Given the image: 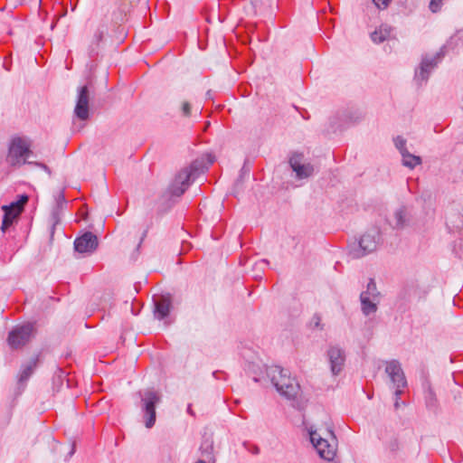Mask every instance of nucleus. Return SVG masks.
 <instances>
[{
    "label": "nucleus",
    "mask_w": 463,
    "mask_h": 463,
    "mask_svg": "<svg viewBox=\"0 0 463 463\" xmlns=\"http://www.w3.org/2000/svg\"><path fill=\"white\" fill-rule=\"evenodd\" d=\"M394 228H402L406 222V211L404 208H399L393 213L392 220L391 221Z\"/></svg>",
    "instance_id": "21"
},
{
    "label": "nucleus",
    "mask_w": 463,
    "mask_h": 463,
    "mask_svg": "<svg viewBox=\"0 0 463 463\" xmlns=\"http://www.w3.org/2000/svg\"><path fill=\"white\" fill-rule=\"evenodd\" d=\"M36 366L37 358H32L30 361L23 364L18 377L19 383H23L26 382L29 379V377L33 374Z\"/></svg>",
    "instance_id": "18"
},
{
    "label": "nucleus",
    "mask_w": 463,
    "mask_h": 463,
    "mask_svg": "<svg viewBox=\"0 0 463 463\" xmlns=\"http://www.w3.org/2000/svg\"><path fill=\"white\" fill-rule=\"evenodd\" d=\"M141 399V411L145 420V426L151 429L156 422V405L161 402V395L154 390L139 392Z\"/></svg>",
    "instance_id": "4"
},
{
    "label": "nucleus",
    "mask_w": 463,
    "mask_h": 463,
    "mask_svg": "<svg viewBox=\"0 0 463 463\" xmlns=\"http://www.w3.org/2000/svg\"><path fill=\"white\" fill-rule=\"evenodd\" d=\"M385 373L392 383V388L395 389V395L398 397L407 385V381L400 363L396 360L388 362L385 367Z\"/></svg>",
    "instance_id": "10"
},
{
    "label": "nucleus",
    "mask_w": 463,
    "mask_h": 463,
    "mask_svg": "<svg viewBox=\"0 0 463 463\" xmlns=\"http://www.w3.org/2000/svg\"><path fill=\"white\" fill-rule=\"evenodd\" d=\"M258 265H260V266H261V267H262V266H265V265H268V261H267L266 260H261L258 263Z\"/></svg>",
    "instance_id": "31"
},
{
    "label": "nucleus",
    "mask_w": 463,
    "mask_h": 463,
    "mask_svg": "<svg viewBox=\"0 0 463 463\" xmlns=\"http://www.w3.org/2000/svg\"><path fill=\"white\" fill-rule=\"evenodd\" d=\"M51 222L52 223V230L54 229L55 225L60 222V214L58 209H55L51 215Z\"/></svg>",
    "instance_id": "28"
},
{
    "label": "nucleus",
    "mask_w": 463,
    "mask_h": 463,
    "mask_svg": "<svg viewBox=\"0 0 463 463\" xmlns=\"http://www.w3.org/2000/svg\"><path fill=\"white\" fill-rule=\"evenodd\" d=\"M393 142L395 147L400 151L401 155L408 151L406 148V140L403 137L398 136L393 139Z\"/></svg>",
    "instance_id": "23"
},
{
    "label": "nucleus",
    "mask_w": 463,
    "mask_h": 463,
    "mask_svg": "<svg viewBox=\"0 0 463 463\" xmlns=\"http://www.w3.org/2000/svg\"><path fill=\"white\" fill-rule=\"evenodd\" d=\"M200 450L203 457L208 459L209 462L213 461V463H214V458L213 455V441L210 438H206L203 440Z\"/></svg>",
    "instance_id": "19"
},
{
    "label": "nucleus",
    "mask_w": 463,
    "mask_h": 463,
    "mask_svg": "<svg viewBox=\"0 0 463 463\" xmlns=\"http://www.w3.org/2000/svg\"><path fill=\"white\" fill-rule=\"evenodd\" d=\"M213 159L210 158V159H209V164L211 165V164H213Z\"/></svg>",
    "instance_id": "33"
},
{
    "label": "nucleus",
    "mask_w": 463,
    "mask_h": 463,
    "mask_svg": "<svg viewBox=\"0 0 463 463\" xmlns=\"http://www.w3.org/2000/svg\"><path fill=\"white\" fill-rule=\"evenodd\" d=\"M28 196L22 194L19 199L15 202L11 203L8 205H3L2 210L4 211V218L2 222L1 230L5 232L18 218V216L24 211V205L28 202Z\"/></svg>",
    "instance_id": "8"
},
{
    "label": "nucleus",
    "mask_w": 463,
    "mask_h": 463,
    "mask_svg": "<svg viewBox=\"0 0 463 463\" xmlns=\"http://www.w3.org/2000/svg\"><path fill=\"white\" fill-rule=\"evenodd\" d=\"M207 168L202 161L195 160L189 166L183 168L169 186V193L175 196L182 195L192 182Z\"/></svg>",
    "instance_id": "2"
},
{
    "label": "nucleus",
    "mask_w": 463,
    "mask_h": 463,
    "mask_svg": "<svg viewBox=\"0 0 463 463\" xmlns=\"http://www.w3.org/2000/svg\"><path fill=\"white\" fill-rule=\"evenodd\" d=\"M327 358L331 373L338 375L344 369L345 362V351L338 345H331L327 350Z\"/></svg>",
    "instance_id": "13"
},
{
    "label": "nucleus",
    "mask_w": 463,
    "mask_h": 463,
    "mask_svg": "<svg viewBox=\"0 0 463 463\" xmlns=\"http://www.w3.org/2000/svg\"><path fill=\"white\" fill-rule=\"evenodd\" d=\"M381 293L378 291L373 279H370L366 289L360 294L361 310L366 317L376 313Z\"/></svg>",
    "instance_id": "6"
},
{
    "label": "nucleus",
    "mask_w": 463,
    "mask_h": 463,
    "mask_svg": "<svg viewBox=\"0 0 463 463\" xmlns=\"http://www.w3.org/2000/svg\"><path fill=\"white\" fill-rule=\"evenodd\" d=\"M34 335V326L32 323L15 326L7 338L12 348H20L26 345Z\"/></svg>",
    "instance_id": "9"
},
{
    "label": "nucleus",
    "mask_w": 463,
    "mask_h": 463,
    "mask_svg": "<svg viewBox=\"0 0 463 463\" xmlns=\"http://www.w3.org/2000/svg\"><path fill=\"white\" fill-rule=\"evenodd\" d=\"M90 90L88 86L78 88L76 106L74 109L75 116L80 120H86L90 116Z\"/></svg>",
    "instance_id": "12"
},
{
    "label": "nucleus",
    "mask_w": 463,
    "mask_h": 463,
    "mask_svg": "<svg viewBox=\"0 0 463 463\" xmlns=\"http://www.w3.org/2000/svg\"><path fill=\"white\" fill-rule=\"evenodd\" d=\"M182 113L184 117H189L191 114V105L188 101H184L181 106Z\"/></svg>",
    "instance_id": "27"
},
{
    "label": "nucleus",
    "mask_w": 463,
    "mask_h": 463,
    "mask_svg": "<svg viewBox=\"0 0 463 463\" xmlns=\"http://www.w3.org/2000/svg\"><path fill=\"white\" fill-rule=\"evenodd\" d=\"M250 3L257 13L263 10L265 0H250Z\"/></svg>",
    "instance_id": "25"
},
{
    "label": "nucleus",
    "mask_w": 463,
    "mask_h": 463,
    "mask_svg": "<svg viewBox=\"0 0 463 463\" xmlns=\"http://www.w3.org/2000/svg\"><path fill=\"white\" fill-rule=\"evenodd\" d=\"M443 55L444 52L442 48L439 52L433 55H426L422 58L419 69L415 71L414 80L418 85L421 86L427 82L431 71L440 61Z\"/></svg>",
    "instance_id": "7"
},
{
    "label": "nucleus",
    "mask_w": 463,
    "mask_h": 463,
    "mask_svg": "<svg viewBox=\"0 0 463 463\" xmlns=\"http://www.w3.org/2000/svg\"><path fill=\"white\" fill-rule=\"evenodd\" d=\"M309 438L313 446L319 456L326 460H333L336 453V445L329 443L327 439H323L317 430H309Z\"/></svg>",
    "instance_id": "11"
},
{
    "label": "nucleus",
    "mask_w": 463,
    "mask_h": 463,
    "mask_svg": "<svg viewBox=\"0 0 463 463\" xmlns=\"http://www.w3.org/2000/svg\"><path fill=\"white\" fill-rule=\"evenodd\" d=\"M266 375L279 394L288 400H295L300 392L298 382L291 377L287 369L279 365H270L266 367Z\"/></svg>",
    "instance_id": "1"
},
{
    "label": "nucleus",
    "mask_w": 463,
    "mask_h": 463,
    "mask_svg": "<svg viewBox=\"0 0 463 463\" xmlns=\"http://www.w3.org/2000/svg\"><path fill=\"white\" fill-rule=\"evenodd\" d=\"M155 317L162 320L166 317L170 312L171 301L169 298L161 297L155 302Z\"/></svg>",
    "instance_id": "16"
},
{
    "label": "nucleus",
    "mask_w": 463,
    "mask_h": 463,
    "mask_svg": "<svg viewBox=\"0 0 463 463\" xmlns=\"http://www.w3.org/2000/svg\"><path fill=\"white\" fill-rule=\"evenodd\" d=\"M373 4L379 9H385L389 6L392 0H373Z\"/></svg>",
    "instance_id": "26"
},
{
    "label": "nucleus",
    "mask_w": 463,
    "mask_h": 463,
    "mask_svg": "<svg viewBox=\"0 0 463 463\" xmlns=\"http://www.w3.org/2000/svg\"><path fill=\"white\" fill-rule=\"evenodd\" d=\"M392 28L383 24L371 33V39L375 43H381L391 37Z\"/></svg>",
    "instance_id": "17"
},
{
    "label": "nucleus",
    "mask_w": 463,
    "mask_h": 463,
    "mask_svg": "<svg viewBox=\"0 0 463 463\" xmlns=\"http://www.w3.org/2000/svg\"><path fill=\"white\" fill-rule=\"evenodd\" d=\"M444 0H430V10L432 13H437L440 10L442 3Z\"/></svg>",
    "instance_id": "24"
},
{
    "label": "nucleus",
    "mask_w": 463,
    "mask_h": 463,
    "mask_svg": "<svg viewBox=\"0 0 463 463\" xmlns=\"http://www.w3.org/2000/svg\"><path fill=\"white\" fill-rule=\"evenodd\" d=\"M98 247V238L90 232H85L74 241V249L80 253L92 252Z\"/></svg>",
    "instance_id": "15"
},
{
    "label": "nucleus",
    "mask_w": 463,
    "mask_h": 463,
    "mask_svg": "<svg viewBox=\"0 0 463 463\" xmlns=\"http://www.w3.org/2000/svg\"><path fill=\"white\" fill-rule=\"evenodd\" d=\"M105 33L106 28L104 25L98 27L93 35L92 44L99 45V43L102 41Z\"/></svg>",
    "instance_id": "22"
},
{
    "label": "nucleus",
    "mask_w": 463,
    "mask_h": 463,
    "mask_svg": "<svg viewBox=\"0 0 463 463\" xmlns=\"http://www.w3.org/2000/svg\"><path fill=\"white\" fill-rule=\"evenodd\" d=\"M31 154L30 142L27 138L21 137L12 138L8 152V161L11 165L32 164L31 161H27Z\"/></svg>",
    "instance_id": "5"
},
{
    "label": "nucleus",
    "mask_w": 463,
    "mask_h": 463,
    "mask_svg": "<svg viewBox=\"0 0 463 463\" xmlns=\"http://www.w3.org/2000/svg\"><path fill=\"white\" fill-rule=\"evenodd\" d=\"M381 241V233L378 228L373 227L366 231L360 238L357 245L350 250V255L354 259L362 258L373 252Z\"/></svg>",
    "instance_id": "3"
},
{
    "label": "nucleus",
    "mask_w": 463,
    "mask_h": 463,
    "mask_svg": "<svg viewBox=\"0 0 463 463\" xmlns=\"http://www.w3.org/2000/svg\"><path fill=\"white\" fill-rule=\"evenodd\" d=\"M459 247L461 250H463V240L461 241L460 244H459Z\"/></svg>",
    "instance_id": "32"
},
{
    "label": "nucleus",
    "mask_w": 463,
    "mask_h": 463,
    "mask_svg": "<svg viewBox=\"0 0 463 463\" xmlns=\"http://www.w3.org/2000/svg\"><path fill=\"white\" fill-rule=\"evenodd\" d=\"M35 165H38V166H40V167H42V168H43L44 171H46L48 174H51V170H50V168H49L46 165H44V164H43V163H35Z\"/></svg>",
    "instance_id": "29"
},
{
    "label": "nucleus",
    "mask_w": 463,
    "mask_h": 463,
    "mask_svg": "<svg viewBox=\"0 0 463 463\" xmlns=\"http://www.w3.org/2000/svg\"><path fill=\"white\" fill-rule=\"evenodd\" d=\"M289 165L299 179L307 178L314 172V166L309 163H304L303 156L299 154H295L289 158Z\"/></svg>",
    "instance_id": "14"
},
{
    "label": "nucleus",
    "mask_w": 463,
    "mask_h": 463,
    "mask_svg": "<svg viewBox=\"0 0 463 463\" xmlns=\"http://www.w3.org/2000/svg\"><path fill=\"white\" fill-rule=\"evenodd\" d=\"M314 320H315V322H314L315 323V326L318 327L319 324H320V318L318 317H315Z\"/></svg>",
    "instance_id": "30"
},
{
    "label": "nucleus",
    "mask_w": 463,
    "mask_h": 463,
    "mask_svg": "<svg viewBox=\"0 0 463 463\" xmlns=\"http://www.w3.org/2000/svg\"><path fill=\"white\" fill-rule=\"evenodd\" d=\"M402 165L406 167L413 169L415 166L421 164V158L418 156L411 154L409 151L402 155Z\"/></svg>",
    "instance_id": "20"
}]
</instances>
